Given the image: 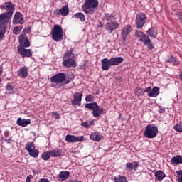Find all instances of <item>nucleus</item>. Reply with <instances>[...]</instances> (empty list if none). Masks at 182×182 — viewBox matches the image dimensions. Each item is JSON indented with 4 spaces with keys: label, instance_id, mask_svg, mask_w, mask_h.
Here are the masks:
<instances>
[{
    "label": "nucleus",
    "instance_id": "obj_42",
    "mask_svg": "<svg viewBox=\"0 0 182 182\" xmlns=\"http://www.w3.org/2000/svg\"><path fill=\"white\" fill-rule=\"evenodd\" d=\"M86 102H93L95 100V97L92 95H87L85 97Z\"/></svg>",
    "mask_w": 182,
    "mask_h": 182
},
{
    "label": "nucleus",
    "instance_id": "obj_37",
    "mask_svg": "<svg viewBox=\"0 0 182 182\" xmlns=\"http://www.w3.org/2000/svg\"><path fill=\"white\" fill-rule=\"evenodd\" d=\"M6 89L7 92H9V95H12V93H14V86L11 85V84H7Z\"/></svg>",
    "mask_w": 182,
    "mask_h": 182
},
{
    "label": "nucleus",
    "instance_id": "obj_36",
    "mask_svg": "<svg viewBox=\"0 0 182 182\" xmlns=\"http://www.w3.org/2000/svg\"><path fill=\"white\" fill-rule=\"evenodd\" d=\"M135 36L136 38H140V39H144L145 36H147L144 35L143 32L137 31L135 32Z\"/></svg>",
    "mask_w": 182,
    "mask_h": 182
},
{
    "label": "nucleus",
    "instance_id": "obj_35",
    "mask_svg": "<svg viewBox=\"0 0 182 182\" xmlns=\"http://www.w3.org/2000/svg\"><path fill=\"white\" fill-rule=\"evenodd\" d=\"M51 157H59L60 156V151L59 150L50 151Z\"/></svg>",
    "mask_w": 182,
    "mask_h": 182
},
{
    "label": "nucleus",
    "instance_id": "obj_31",
    "mask_svg": "<svg viewBox=\"0 0 182 182\" xmlns=\"http://www.w3.org/2000/svg\"><path fill=\"white\" fill-rule=\"evenodd\" d=\"M114 182H127V178L124 176H119L114 178Z\"/></svg>",
    "mask_w": 182,
    "mask_h": 182
},
{
    "label": "nucleus",
    "instance_id": "obj_15",
    "mask_svg": "<svg viewBox=\"0 0 182 182\" xmlns=\"http://www.w3.org/2000/svg\"><path fill=\"white\" fill-rule=\"evenodd\" d=\"M82 96H83L82 92H75L73 95V100L71 101L72 105H79L80 102H82Z\"/></svg>",
    "mask_w": 182,
    "mask_h": 182
},
{
    "label": "nucleus",
    "instance_id": "obj_17",
    "mask_svg": "<svg viewBox=\"0 0 182 182\" xmlns=\"http://www.w3.org/2000/svg\"><path fill=\"white\" fill-rule=\"evenodd\" d=\"M139 41H141V42H143L144 45H145V46H147L148 49H149L150 50H151V49L154 48L153 43H151V40H150V38H149L148 36H145L144 38H140Z\"/></svg>",
    "mask_w": 182,
    "mask_h": 182
},
{
    "label": "nucleus",
    "instance_id": "obj_5",
    "mask_svg": "<svg viewBox=\"0 0 182 182\" xmlns=\"http://www.w3.org/2000/svg\"><path fill=\"white\" fill-rule=\"evenodd\" d=\"M157 133H159L157 127L149 124L146 126L144 134L147 139H154V137H157Z\"/></svg>",
    "mask_w": 182,
    "mask_h": 182
},
{
    "label": "nucleus",
    "instance_id": "obj_10",
    "mask_svg": "<svg viewBox=\"0 0 182 182\" xmlns=\"http://www.w3.org/2000/svg\"><path fill=\"white\" fill-rule=\"evenodd\" d=\"M11 19H12V12L11 11H7L6 13L0 14V26L4 22H9V21H11Z\"/></svg>",
    "mask_w": 182,
    "mask_h": 182
},
{
    "label": "nucleus",
    "instance_id": "obj_32",
    "mask_svg": "<svg viewBox=\"0 0 182 182\" xmlns=\"http://www.w3.org/2000/svg\"><path fill=\"white\" fill-rule=\"evenodd\" d=\"M104 19L105 21H113V19H116V18H114V15H113V14L107 13V14H105Z\"/></svg>",
    "mask_w": 182,
    "mask_h": 182
},
{
    "label": "nucleus",
    "instance_id": "obj_48",
    "mask_svg": "<svg viewBox=\"0 0 182 182\" xmlns=\"http://www.w3.org/2000/svg\"><path fill=\"white\" fill-rule=\"evenodd\" d=\"M38 182H50V181L48 180L47 178H41L38 181Z\"/></svg>",
    "mask_w": 182,
    "mask_h": 182
},
{
    "label": "nucleus",
    "instance_id": "obj_46",
    "mask_svg": "<svg viewBox=\"0 0 182 182\" xmlns=\"http://www.w3.org/2000/svg\"><path fill=\"white\" fill-rule=\"evenodd\" d=\"M151 91V87H148L144 90V93H150Z\"/></svg>",
    "mask_w": 182,
    "mask_h": 182
},
{
    "label": "nucleus",
    "instance_id": "obj_16",
    "mask_svg": "<svg viewBox=\"0 0 182 182\" xmlns=\"http://www.w3.org/2000/svg\"><path fill=\"white\" fill-rule=\"evenodd\" d=\"M55 14H56V15L66 16L69 14V7L68 6V5H65L60 9H56L55 11Z\"/></svg>",
    "mask_w": 182,
    "mask_h": 182
},
{
    "label": "nucleus",
    "instance_id": "obj_6",
    "mask_svg": "<svg viewBox=\"0 0 182 182\" xmlns=\"http://www.w3.org/2000/svg\"><path fill=\"white\" fill-rule=\"evenodd\" d=\"M146 19H147V17H146V14L143 13H140L136 15L135 22L138 29H141V28L144 26V23H146Z\"/></svg>",
    "mask_w": 182,
    "mask_h": 182
},
{
    "label": "nucleus",
    "instance_id": "obj_24",
    "mask_svg": "<svg viewBox=\"0 0 182 182\" xmlns=\"http://www.w3.org/2000/svg\"><path fill=\"white\" fill-rule=\"evenodd\" d=\"M171 163L174 166H178V164H182V156L180 155H178L176 156L171 158Z\"/></svg>",
    "mask_w": 182,
    "mask_h": 182
},
{
    "label": "nucleus",
    "instance_id": "obj_30",
    "mask_svg": "<svg viewBox=\"0 0 182 182\" xmlns=\"http://www.w3.org/2000/svg\"><path fill=\"white\" fill-rule=\"evenodd\" d=\"M74 18L75 19H80V21H81V22H85V14H83L82 13H77L74 15Z\"/></svg>",
    "mask_w": 182,
    "mask_h": 182
},
{
    "label": "nucleus",
    "instance_id": "obj_45",
    "mask_svg": "<svg viewBox=\"0 0 182 182\" xmlns=\"http://www.w3.org/2000/svg\"><path fill=\"white\" fill-rule=\"evenodd\" d=\"M81 125L83 127H85V129H87V127H90L89 122H82Z\"/></svg>",
    "mask_w": 182,
    "mask_h": 182
},
{
    "label": "nucleus",
    "instance_id": "obj_20",
    "mask_svg": "<svg viewBox=\"0 0 182 182\" xmlns=\"http://www.w3.org/2000/svg\"><path fill=\"white\" fill-rule=\"evenodd\" d=\"M69 176H70V172H69V171H61L58 175V178H59L60 181H65V180H68V178H69Z\"/></svg>",
    "mask_w": 182,
    "mask_h": 182
},
{
    "label": "nucleus",
    "instance_id": "obj_56",
    "mask_svg": "<svg viewBox=\"0 0 182 182\" xmlns=\"http://www.w3.org/2000/svg\"><path fill=\"white\" fill-rule=\"evenodd\" d=\"M179 19H180L181 22L182 23V15L179 16Z\"/></svg>",
    "mask_w": 182,
    "mask_h": 182
},
{
    "label": "nucleus",
    "instance_id": "obj_22",
    "mask_svg": "<svg viewBox=\"0 0 182 182\" xmlns=\"http://www.w3.org/2000/svg\"><path fill=\"white\" fill-rule=\"evenodd\" d=\"M17 124L18 126H21L22 127H26L28 124H31V119H22V118H18Z\"/></svg>",
    "mask_w": 182,
    "mask_h": 182
},
{
    "label": "nucleus",
    "instance_id": "obj_19",
    "mask_svg": "<svg viewBox=\"0 0 182 182\" xmlns=\"http://www.w3.org/2000/svg\"><path fill=\"white\" fill-rule=\"evenodd\" d=\"M28 69L29 68L28 67H23V68H20L18 72V76H20V77H22L23 79L28 77Z\"/></svg>",
    "mask_w": 182,
    "mask_h": 182
},
{
    "label": "nucleus",
    "instance_id": "obj_47",
    "mask_svg": "<svg viewBox=\"0 0 182 182\" xmlns=\"http://www.w3.org/2000/svg\"><path fill=\"white\" fill-rule=\"evenodd\" d=\"M33 178V176H32V175H28L26 177V182H31V180H32Z\"/></svg>",
    "mask_w": 182,
    "mask_h": 182
},
{
    "label": "nucleus",
    "instance_id": "obj_40",
    "mask_svg": "<svg viewBox=\"0 0 182 182\" xmlns=\"http://www.w3.org/2000/svg\"><path fill=\"white\" fill-rule=\"evenodd\" d=\"M147 33L151 36V38H154L156 36V31H154V28H150L148 30Z\"/></svg>",
    "mask_w": 182,
    "mask_h": 182
},
{
    "label": "nucleus",
    "instance_id": "obj_23",
    "mask_svg": "<svg viewBox=\"0 0 182 182\" xmlns=\"http://www.w3.org/2000/svg\"><path fill=\"white\" fill-rule=\"evenodd\" d=\"M160 95V88L154 87L151 92H148L149 97H157Z\"/></svg>",
    "mask_w": 182,
    "mask_h": 182
},
{
    "label": "nucleus",
    "instance_id": "obj_4",
    "mask_svg": "<svg viewBox=\"0 0 182 182\" xmlns=\"http://www.w3.org/2000/svg\"><path fill=\"white\" fill-rule=\"evenodd\" d=\"M52 38L55 42H60L63 40V29L59 25H55L51 31Z\"/></svg>",
    "mask_w": 182,
    "mask_h": 182
},
{
    "label": "nucleus",
    "instance_id": "obj_58",
    "mask_svg": "<svg viewBox=\"0 0 182 182\" xmlns=\"http://www.w3.org/2000/svg\"><path fill=\"white\" fill-rule=\"evenodd\" d=\"M2 82V79L0 78V83Z\"/></svg>",
    "mask_w": 182,
    "mask_h": 182
},
{
    "label": "nucleus",
    "instance_id": "obj_59",
    "mask_svg": "<svg viewBox=\"0 0 182 182\" xmlns=\"http://www.w3.org/2000/svg\"><path fill=\"white\" fill-rule=\"evenodd\" d=\"M2 41V39L1 38H0V42Z\"/></svg>",
    "mask_w": 182,
    "mask_h": 182
},
{
    "label": "nucleus",
    "instance_id": "obj_33",
    "mask_svg": "<svg viewBox=\"0 0 182 182\" xmlns=\"http://www.w3.org/2000/svg\"><path fill=\"white\" fill-rule=\"evenodd\" d=\"M97 106V103L96 102L85 105V107L87 109H90V110H94Z\"/></svg>",
    "mask_w": 182,
    "mask_h": 182
},
{
    "label": "nucleus",
    "instance_id": "obj_11",
    "mask_svg": "<svg viewBox=\"0 0 182 182\" xmlns=\"http://www.w3.org/2000/svg\"><path fill=\"white\" fill-rule=\"evenodd\" d=\"M65 141L68 143H76L77 141H83V136H76L74 135H66L65 138Z\"/></svg>",
    "mask_w": 182,
    "mask_h": 182
},
{
    "label": "nucleus",
    "instance_id": "obj_1",
    "mask_svg": "<svg viewBox=\"0 0 182 182\" xmlns=\"http://www.w3.org/2000/svg\"><path fill=\"white\" fill-rule=\"evenodd\" d=\"M123 60H124V58L122 57L111 58L110 59L104 58L101 60L102 70H109L111 66H117V65H120Z\"/></svg>",
    "mask_w": 182,
    "mask_h": 182
},
{
    "label": "nucleus",
    "instance_id": "obj_55",
    "mask_svg": "<svg viewBox=\"0 0 182 182\" xmlns=\"http://www.w3.org/2000/svg\"><path fill=\"white\" fill-rule=\"evenodd\" d=\"M2 70H3L2 67L0 66V75H2Z\"/></svg>",
    "mask_w": 182,
    "mask_h": 182
},
{
    "label": "nucleus",
    "instance_id": "obj_27",
    "mask_svg": "<svg viewBox=\"0 0 182 182\" xmlns=\"http://www.w3.org/2000/svg\"><path fill=\"white\" fill-rule=\"evenodd\" d=\"M100 113H103V108H100L99 105H97L96 108L92 110V114L94 117H99Z\"/></svg>",
    "mask_w": 182,
    "mask_h": 182
},
{
    "label": "nucleus",
    "instance_id": "obj_3",
    "mask_svg": "<svg viewBox=\"0 0 182 182\" xmlns=\"http://www.w3.org/2000/svg\"><path fill=\"white\" fill-rule=\"evenodd\" d=\"M99 1L97 0H85L83 6V11L85 14H93L95 9L97 8Z\"/></svg>",
    "mask_w": 182,
    "mask_h": 182
},
{
    "label": "nucleus",
    "instance_id": "obj_44",
    "mask_svg": "<svg viewBox=\"0 0 182 182\" xmlns=\"http://www.w3.org/2000/svg\"><path fill=\"white\" fill-rule=\"evenodd\" d=\"M72 56V50H68L64 54V58H70Z\"/></svg>",
    "mask_w": 182,
    "mask_h": 182
},
{
    "label": "nucleus",
    "instance_id": "obj_25",
    "mask_svg": "<svg viewBox=\"0 0 182 182\" xmlns=\"http://www.w3.org/2000/svg\"><path fill=\"white\" fill-rule=\"evenodd\" d=\"M9 21H4L1 26H0V39H4V36H5V33L6 32V23H8Z\"/></svg>",
    "mask_w": 182,
    "mask_h": 182
},
{
    "label": "nucleus",
    "instance_id": "obj_21",
    "mask_svg": "<svg viewBox=\"0 0 182 182\" xmlns=\"http://www.w3.org/2000/svg\"><path fill=\"white\" fill-rule=\"evenodd\" d=\"M63 65L66 68H75L76 66V62L73 59H68L63 62Z\"/></svg>",
    "mask_w": 182,
    "mask_h": 182
},
{
    "label": "nucleus",
    "instance_id": "obj_13",
    "mask_svg": "<svg viewBox=\"0 0 182 182\" xmlns=\"http://www.w3.org/2000/svg\"><path fill=\"white\" fill-rule=\"evenodd\" d=\"M130 32H132V26L130 25H127L122 29L121 36L124 43L126 42V39H127V36Z\"/></svg>",
    "mask_w": 182,
    "mask_h": 182
},
{
    "label": "nucleus",
    "instance_id": "obj_8",
    "mask_svg": "<svg viewBox=\"0 0 182 182\" xmlns=\"http://www.w3.org/2000/svg\"><path fill=\"white\" fill-rule=\"evenodd\" d=\"M26 149L28 151L31 157H38L39 152L38 150L35 149V145L33 143L30 142L26 144Z\"/></svg>",
    "mask_w": 182,
    "mask_h": 182
},
{
    "label": "nucleus",
    "instance_id": "obj_51",
    "mask_svg": "<svg viewBox=\"0 0 182 182\" xmlns=\"http://www.w3.org/2000/svg\"><path fill=\"white\" fill-rule=\"evenodd\" d=\"M4 136H5V137H8V136H9V132H6L4 133Z\"/></svg>",
    "mask_w": 182,
    "mask_h": 182
},
{
    "label": "nucleus",
    "instance_id": "obj_52",
    "mask_svg": "<svg viewBox=\"0 0 182 182\" xmlns=\"http://www.w3.org/2000/svg\"><path fill=\"white\" fill-rule=\"evenodd\" d=\"M89 124V126L90 127V126H92V124H95V122H93V120H92L91 122H90V123H88Z\"/></svg>",
    "mask_w": 182,
    "mask_h": 182
},
{
    "label": "nucleus",
    "instance_id": "obj_38",
    "mask_svg": "<svg viewBox=\"0 0 182 182\" xmlns=\"http://www.w3.org/2000/svg\"><path fill=\"white\" fill-rule=\"evenodd\" d=\"M143 93H144V90L141 87H136L135 90V95H136V96H141Z\"/></svg>",
    "mask_w": 182,
    "mask_h": 182
},
{
    "label": "nucleus",
    "instance_id": "obj_14",
    "mask_svg": "<svg viewBox=\"0 0 182 182\" xmlns=\"http://www.w3.org/2000/svg\"><path fill=\"white\" fill-rule=\"evenodd\" d=\"M25 21L23 20V16L21 14V12H16L14 17L13 23L16 25L17 23L23 24Z\"/></svg>",
    "mask_w": 182,
    "mask_h": 182
},
{
    "label": "nucleus",
    "instance_id": "obj_7",
    "mask_svg": "<svg viewBox=\"0 0 182 182\" xmlns=\"http://www.w3.org/2000/svg\"><path fill=\"white\" fill-rule=\"evenodd\" d=\"M119 25L120 24L116 21H108L105 25V30H107L108 33H112L114 29L119 28Z\"/></svg>",
    "mask_w": 182,
    "mask_h": 182
},
{
    "label": "nucleus",
    "instance_id": "obj_57",
    "mask_svg": "<svg viewBox=\"0 0 182 182\" xmlns=\"http://www.w3.org/2000/svg\"><path fill=\"white\" fill-rule=\"evenodd\" d=\"M181 80H182V73L180 75Z\"/></svg>",
    "mask_w": 182,
    "mask_h": 182
},
{
    "label": "nucleus",
    "instance_id": "obj_9",
    "mask_svg": "<svg viewBox=\"0 0 182 182\" xmlns=\"http://www.w3.org/2000/svg\"><path fill=\"white\" fill-rule=\"evenodd\" d=\"M17 49L18 53H20L21 56L23 58H31V56H32V51L31 49H25V48L22 46H18Z\"/></svg>",
    "mask_w": 182,
    "mask_h": 182
},
{
    "label": "nucleus",
    "instance_id": "obj_43",
    "mask_svg": "<svg viewBox=\"0 0 182 182\" xmlns=\"http://www.w3.org/2000/svg\"><path fill=\"white\" fill-rule=\"evenodd\" d=\"M176 174L178 176V182H182V170L177 171Z\"/></svg>",
    "mask_w": 182,
    "mask_h": 182
},
{
    "label": "nucleus",
    "instance_id": "obj_41",
    "mask_svg": "<svg viewBox=\"0 0 182 182\" xmlns=\"http://www.w3.org/2000/svg\"><path fill=\"white\" fill-rule=\"evenodd\" d=\"M174 130H176V132H182V124H176L173 127Z\"/></svg>",
    "mask_w": 182,
    "mask_h": 182
},
{
    "label": "nucleus",
    "instance_id": "obj_2",
    "mask_svg": "<svg viewBox=\"0 0 182 182\" xmlns=\"http://www.w3.org/2000/svg\"><path fill=\"white\" fill-rule=\"evenodd\" d=\"M50 80L51 82V85L53 87H59L60 83H63L65 82V85H68L70 83V80L66 79V75L63 73L55 74V75H53Z\"/></svg>",
    "mask_w": 182,
    "mask_h": 182
},
{
    "label": "nucleus",
    "instance_id": "obj_18",
    "mask_svg": "<svg viewBox=\"0 0 182 182\" xmlns=\"http://www.w3.org/2000/svg\"><path fill=\"white\" fill-rule=\"evenodd\" d=\"M1 9H7L9 11V12H12V15H14V11H15V7L14 6V4L11 2H5L3 6H0Z\"/></svg>",
    "mask_w": 182,
    "mask_h": 182
},
{
    "label": "nucleus",
    "instance_id": "obj_29",
    "mask_svg": "<svg viewBox=\"0 0 182 182\" xmlns=\"http://www.w3.org/2000/svg\"><path fill=\"white\" fill-rule=\"evenodd\" d=\"M139 166V164L134 162V163H128L127 164V168L128 170H136L137 168V166Z\"/></svg>",
    "mask_w": 182,
    "mask_h": 182
},
{
    "label": "nucleus",
    "instance_id": "obj_26",
    "mask_svg": "<svg viewBox=\"0 0 182 182\" xmlns=\"http://www.w3.org/2000/svg\"><path fill=\"white\" fill-rule=\"evenodd\" d=\"M90 139L94 141H100V140H103V136L97 133H93L90 135Z\"/></svg>",
    "mask_w": 182,
    "mask_h": 182
},
{
    "label": "nucleus",
    "instance_id": "obj_28",
    "mask_svg": "<svg viewBox=\"0 0 182 182\" xmlns=\"http://www.w3.org/2000/svg\"><path fill=\"white\" fill-rule=\"evenodd\" d=\"M164 177H166V174H164L161 171H158L155 173V178L156 181H161Z\"/></svg>",
    "mask_w": 182,
    "mask_h": 182
},
{
    "label": "nucleus",
    "instance_id": "obj_12",
    "mask_svg": "<svg viewBox=\"0 0 182 182\" xmlns=\"http://www.w3.org/2000/svg\"><path fill=\"white\" fill-rule=\"evenodd\" d=\"M18 42H20L21 45L18 46H22V48H29L31 46V43L25 34H21L19 36Z\"/></svg>",
    "mask_w": 182,
    "mask_h": 182
},
{
    "label": "nucleus",
    "instance_id": "obj_53",
    "mask_svg": "<svg viewBox=\"0 0 182 182\" xmlns=\"http://www.w3.org/2000/svg\"><path fill=\"white\" fill-rule=\"evenodd\" d=\"M68 182H82L81 181H77V180H71V181H69Z\"/></svg>",
    "mask_w": 182,
    "mask_h": 182
},
{
    "label": "nucleus",
    "instance_id": "obj_50",
    "mask_svg": "<svg viewBox=\"0 0 182 182\" xmlns=\"http://www.w3.org/2000/svg\"><path fill=\"white\" fill-rule=\"evenodd\" d=\"M23 33H28L29 32V29L28 28H25L23 31Z\"/></svg>",
    "mask_w": 182,
    "mask_h": 182
},
{
    "label": "nucleus",
    "instance_id": "obj_39",
    "mask_svg": "<svg viewBox=\"0 0 182 182\" xmlns=\"http://www.w3.org/2000/svg\"><path fill=\"white\" fill-rule=\"evenodd\" d=\"M22 31V26H18L14 28V35H19L20 32Z\"/></svg>",
    "mask_w": 182,
    "mask_h": 182
},
{
    "label": "nucleus",
    "instance_id": "obj_34",
    "mask_svg": "<svg viewBox=\"0 0 182 182\" xmlns=\"http://www.w3.org/2000/svg\"><path fill=\"white\" fill-rule=\"evenodd\" d=\"M50 157H51L50 151H46L42 154L43 160H49Z\"/></svg>",
    "mask_w": 182,
    "mask_h": 182
},
{
    "label": "nucleus",
    "instance_id": "obj_54",
    "mask_svg": "<svg viewBox=\"0 0 182 182\" xmlns=\"http://www.w3.org/2000/svg\"><path fill=\"white\" fill-rule=\"evenodd\" d=\"M169 62L171 63L176 62V58H171V60H169Z\"/></svg>",
    "mask_w": 182,
    "mask_h": 182
},
{
    "label": "nucleus",
    "instance_id": "obj_49",
    "mask_svg": "<svg viewBox=\"0 0 182 182\" xmlns=\"http://www.w3.org/2000/svg\"><path fill=\"white\" fill-rule=\"evenodd\" d=\"M53 115L54 116L55 119H59V114L57 112H53Z\"/></svg>",
    "mask_w": 182,
    "mask_h": 182
}]
</instances>
